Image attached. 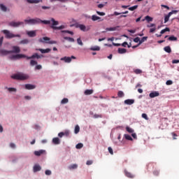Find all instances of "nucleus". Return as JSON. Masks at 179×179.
Returning a JSON list of instances; mask_svg holds the SVG:
<instances>
[{
    "label": "nucleus",
    "mask_w": 179,
    "mask_h": 179,
    "mask_svg": "<svg viewBox=\"0 0 179 179\" xmlns=\"http://www.w3.org/2000/svg\"><path fill=\"white\" fill-rule=\"evenodd\" d=\"M92 20L93 22H96V21L99 20V16H97V15H93L92 16Z\"/></svg>",
    "instance_id": "obj_39"
},
{
    "label": "nucleus",
    "mask_w": 179,
    "mask_h": 179,
    "mask_svg": "<svg viewBox=\"0 0 179 179\" xmlns=\"http://www.w3.org/2000/svg\"><path fill=\"white\" fill-rule=\"evenodd\" d=\"M126 131H127V132L129 134H133L134 132V129H131L129 127H126Z\"/></svg>",
    "instance_id": "obj_46"
},
{
    "label": "nucleus",
    "mask_w": 179,
    "mask_h": 179,
    "mask_svg": "<svg viewBox=\"0 0 179 179\" xmlns=\"http://www.w3.org/2000/svg\"><path fill=\"white\" fill-rule=\"evenodd\" d=\"M60 61H64L66 64H70L71 62V57H64L60 59Z\"/></svg>",
    "instance_id": "obj_19"
},
{
    "label": "nucleus",
    "mask_w": 179,
    "mask_h": 179,
    "mask_svg": "<svg viewBox=\"0 0 179 179\" xmlns=\"http://www.w3.org/2000/svg\"><path fill=\"white\" fill-rule=\"evenodd\" d=\"M24 22H23L12 21L8 23V26H10V27H20V26H24Z\"/></svg>",
    "instance_id": "obj_7"
},
{
    "label": "nucleus",
    "mask_w": 179,
    "mask_h": 179,
    "mask_svg": "<svg viewBox=\"0 0 179 179\" xmlns=\"http://www.w3.org/2000/svg\"><path fill=\"white\" fill-rule=\"evenodd\" d=\"M58 136H59V138H62L63 136H64V131L59 132L58 134Z\"/></svg>",
    "instance_id": "obj_63"
},
{
    "label": "nucleus",
    "mask_w": 179,
    "mask_h": 179,
    "mask_svg": "<svg viewBox=\"0 0 179 179\" xmlns=\"http://www.w3.org/2000/svg\"><path fill=\"white\" fill-rule=\"evenodd\" d=\"M61 33H67L68 34H71V36H73V31H69V30H62Z\"/></svg>",
    "instance_id": "obj_36"
},
{
    "label": "nucleus",
    "mask_w": 179,
    "mask_h": 179,
    "mask_svg": "<svg viewBox=\"0 0 179 179\" xmlns=\"http://www.w3.org/2000/svg\"><path fill=\"white\" fill-rule=\"evenodd\" d=\"M164 51H165V52H167L168 54H171V48L170 46H166L164 48Z\"/></svg>",
    "instance_id": "obj_28"
},
{
    "label": "nucleus",
    "mask_w": 179,
    "mask_h": 179,
    "mask_svg": "<svg viewBox=\"0 0 179 179\" xmlns=\"http://www.w3.org/2000/svg\"><path fill=\"white\" fill-rule=\"evenodd\" d=\"M108 150L110 155H114V151L113 150V148L111 147H108Z\"/></svg>",
    "instance_id": "obj_53"
},
{
    "label": "nucleus",
    "mask_w": 179,
    "mask_h": 179,
    "mask_svg": "<svg viewBox=\"0 0 179 179\" xmlns=\"http://www.w3.org/2000/svg\"><path fill=\"white\" fill-rule=\"evenodd\" d=\"M22 58H26L27 59H38V53H34L30 57L22 54L13 55L9 56V59L11 61H17V59H20Z\"/></svg>",
    "instance_id": "obj_2"
},
{
    "label": "nucleus",
    "mask_w": 179,
    "mask_h": 179,
    "mask_svg": "<svg viewBox=\"0 0 179 179\" xmlns=\"http://www.w3.org/2000/svg\"><path fill=\"white\" fill-rule=\"evenodd\" d=\"M135 9H138V5L133 6L129 8V10L134 11Z\"/></svg>",
    "instance_id": "obj_42"
},
{
    "label": "nucleus",
    "mask_w": 179,
    "mask_h": 179,
    "mask_svg": "<svg viewBox=\"0 0 179 179\" xmlns=\"http://www.w3.org/2000/svg\"><path fill=\"white\" fill-rule=\"evenodd\" d=\"M64 39L67 40V41H69V43H75V39L71 37L64 36Z\"/></svg>",
    "instance_id": "obj_27"
},
{
    "label": "nucleus",
    "mask_w": 179,
    "mask_h": 179,
    "mask_svg": "<svg viewBox=\"0 0 179 179\" xmlns=\"http://www.w3.org/2000/svg\"><path fill=\"white\" fill-rule=\"evenodd\" d=\"M77 29H80V30H81V31H89L90 30V26L87 25H85L83 24H79L78 25H77Z\"/></svg>",
    "instance_id": "obj_8"
},
{
    "label": "nucleus",
    "mask_w": 179,
    "mask_h": 179,
    "mask_svg": "<svg viewBox=\"0 0 179 179\" xmlns=\"http://www.w3.org/2000/svg\"><path fill=\"white\" fill-rule=\"evenodd\" d=\"M147 27L150 28V27H156V24H150L147 25Z\"/></svg>",
    "instance_id": "obj_62"
},
{
    "label": "nucleus",
    "mask_w": 179,
    "mask_h": 179,
    "mask_svg": "<svg viewBox=\"0 0 179 179\" xmlns=\"http://www.w3.org/2000/svg\"><path fill=\"white\" fill-rule=\"evenodd\" d=\"M86 164H87V166H91V164H93V161L88 160V161H87Z\"/></svg>",
    "instance_id": "obj_61"
},
{
    "label": "nucleus",
    "mask_w": 179,
    "mask_h": 179,
    "mask_svg": "<svg viewBox=\"0 0 179 179\" xmlns=\"http://www.w3.org/2000/svg\"><path fill=\"white\" fill-rule=\"evenodd\" d=\"M124 138L125 139H127V141H134V139L132 138V137H131L129 134H125L124 135Z\"/></svg>",
    "instance_id": "obj_32"
},
{
    "label": "nucleus",
    "mask_w": 179,
    "mask_h": 179,
    "mask_svg": "<svg viewBox=\"0 0 179 179\" xmlns=\"http://www.w3.org/2000/svg\"><path fill=\"white\" fill-rule=\"evenodd\" d=\"M166 31H170V28L166 27L165 29H162V30L160 31L161 36H162V34H164V33H166Z\"/></svg>",
    "instance_id": "obj_37"
},
{
    "label": "nucleus",
    "mask_w": 179,
    "mask_h": 179,
    "mask_svg": "<svg viewBox=\"0 0 179 179\" xmlns=\"http://www.w3.org/2000/svg\"><path fill=\"white\" fill-rule=\"evenodd\" d=\"M119 15H122V13L115 11L114 13L111 15V16H118Z\"/></svg>",
    "instance_id": "obj_59"
},
{
    "label": "nucleus",
    "mask_w": 179,
    "mask_h": 179,
    "mask_svg": "<svg viewBox=\"0 0 179 179\" xmlns=\"http://www.w3.org/2000/svg\"><path fill=\"white\" fill-rule=\"evenodd\" d=\"M40 128H41L40 125H38V124H35V125L33 126L34 129L39 130Z\"/></svg>",
    "instance_id": "obj_56"
},
{
    "label": "nucleus",
    "mask_w": 179,
    "mask_h": 179,
    "mask_svg": "<svg viewBox=\"0 0 179 179\" xmlns=\"http://www.w3.org/2000/svg\"><path fill=\"white\" fill-rule=\"evenodd\" d=\"M133 41H134V43H139V42L141 41V38H140V37H136V38H135L133 40Z\"/></svg>",
    "instance_id": "obj_54"
},
{
    "label": "nucleus",
    "mask_w": 179,
    "mask_h": 179,
    "mask_svg": "<svg viewBox=\"0 0 179 179\" xmlns=\"http://www.w3.org/2000/svg\"><path fill=\"white\" fill-rule=\"evenodd\" d=\"M76 149H82L83 148V143H79L76 145Z\"/></svg>",
    "instance_id": "obj_40"
},
{
    "label": "nucleus",
    "mask_w": 179,
    "mask_h": 179,
    "mask_svg": "<svg viewBox=\"0 0 179 179\" xmlns=\"http://www.w3.org/2000/svg\"><path fill=\"white\" fill-rule=\"evenodd\" d=\"M28 3H39L41 0H26Z\"/></svg>",
    "instance_id": "obj_29"
},
{
    "label": "nucleus",
    "mask_w": 179,
    "mask_h": 179,
    "mask_svg": "<svg viewBox=\"0 0 179 179\" xmlns=\"http://www.w3.org/2000/svg\"><path fill=\"white\" fill-rule=\"evenodd\" d=\"M1 33H3L5 38L8 40L15 38V37L20 38V34H15L8 29L1 30Z\"/></svg>",
    "instance_id": "obj_5"
},
{
    "label": "nucleus",
    "mask_w": 179,
    "mask_h": 179,
    "mask_svg": "<svg viewBox=\"0 0 179 179\" xmlns=\"http://www.w3.org/2000/svg\"><path fill=\"white\" fill-rule=\"evenodd\" d=\"M10 148H11V149H16V144H15L14 143H10Z\"/></svg>",
    "instance_id": "obj_52"
},
{
    "label": "nucleus",
    "mask_w": 179,
    "mask_h": 179,
    "mask_svg": "<svg viewBox=\"0 0 179 179\" xmlns=\"http://www.w3.org/2000/svg\"><path fill=\"white\" fill-rule=\"evenodd\" d=\"M146 40H148V36H143V38H141V39L140 40V41L138 43V45H141V44H142L143 43H145V41H146Z\"/></svg>",
    "instance_id": "obj_33"
},
{
    "label": "nucleus",
    "mask_w": 179,
    "mask_h": 179,
    "mask_svg": "<svg viewBox=\"0 0 179 179\" xmlns=\"http://www.w3.org/2000/svg\"><path fill=\"white\" fill-rule=\"evenodd\" d=\"M77 43L78 44V45H83V42L82 41V39H80V38H77Z\"/></svg>",
    "instance_id": "obj_45"
},
{
    "label": "nucleus",
    "mask_w": 179,
    "mask_h": 179,
    "mask_svg": "<svg viewBox=\"0 0 179 179\" xmlns=\"http://www.w3.org/2000/svg\"><path fill=\"white\" fill-rule=\"evenodd\" d=\"M20 43H21V44H29V41H28V39H24V40L21 41L20 42Z\"/></svg>",
    "instance_id": "obj_48"
},
{
    "label": "nucleus",
    "mask_w": 179,
    "mask_h": 179,
    "mask_svg": "<svg viewBox=\"0 0 179 179\" xmlns=\"http://www.w3.org/2000/svg\"><path fill=\"white\" fill-rule=\"evenodd\" d=\"M145 20H147V22H152L153 20V17L149 16V15H147L145 16Z\"/></svg>",
    "instance_id": "obj_43"
},
{
    "label": "nucleus",
    "mask_w": 179,
    "mask_h": 179,
    "mask_svg": "<svg viewBox=\"0 0 179 179\" xmlns=\"http://www.w3.org/2000/svg\"><path fill=\"white\" fill-rule=\"evenodd\" d=\"M50 21V22H52L50 28L52 29L53 30H64V29H66V26L64 24L57 27L58 26V24H59V22L55 20V19L53 17H51Z\"/></svg>",
    "instance_id": "obj_4"
},
{
    "label": "nucleus",
    "mask_w": 179,
    "mask_h": 179,
    "mask_svg": "<svg viewBox=\"0 0 179 179\" xmlns=\"http://www.w3.org/2000/svg\"><path fill=\"white\" fill-rule=\"evenodd\" d=\"M160 93L158 91H152L149 94V97L150 99H155V97H159Z\"/></svg>",
    "instance_id": "obj_11"
},
{
    "label": "nucleus",
    "mask_w": 179,
    "mask_h": 179,
    "mask_svg": "<svg viewBox=\"0 0 179 179\" xmlns=\"http://www.w3.org/2000/svg\"><path fill=\"white\" fill-rule=\"evenodd\" d=\"M38 64V62L36 60L31 59L30 61L31 66H34V65H36L34 68V71H40V70L43 69V66H41V64Z\"/></svg>",
    "instance_id": "obj_6"
},
{
    "label": "nucleus",
    "mask_w": 179,
    "mask_h": 179,
    "mask_svg": "<svg viewBox=\"0 0 179 179\" xmlns=\"http://www.w3.org/2000/svg\"><path fill=\"white\" fill-rule=\"evenodd\" d=\"M96 13L99 16H106V13H104V12L96 11Z\"/></svg>",
    "instance_id": "obj_51"
},
{
    "label": "nucleus",
    "mask_w": 179,
    "mask_h": 179,
    "mask_svg": "<svg viewBox=\"0 0 179 179\" xmlns=\"http://www.w3.org/2000/svg\"><path fill=\"white\" fill-rule=\"evenodd\" d=\"M169 41H177V37L172 35L168 38Z\"/></svg>",
    "instance_id": "obj_34"
},
{
    "label": "nucleus",
    "mask_w": 179,
    "mask_h": 179,
    "mask_svg": "<svg viewBox=\"0 0 179 179\" xmlns=\"http://www.w3.org/2000/svg\"><path fill=\"white\" fill-rule=\"evenodd\" d=\"M34 155L40 157L41 155H47V151H45V150H39L38 151H34Z\"/></svg>",
    "instance_id": "obj_12"
},
{
    "label": "nucleus",
    "mask_w": 179,
    "mask_h": 179,
    "mask_svg": "<svg viewBox=\"0 0 179 179\" xmlns=\"http://www.w3.org/2000/svg\"><path fill=\"white\" fill-rule=\"evenodd\" d=\"M169 19H170V17L168 15H166L164 17V23H167V22H169Z\"/></svg>",
    "instance_id": "obj_60"
},
{
    "label": "nucleus",
    "mask_w": 179,
    "mask_h": 179,
    "mask_svg": "<svg viewBox=\"0 0 179 179\" xmlns=\"http://www.w3.org/2000/svg\"><path fill=\"white\" fill-rule=\"evenodd\" d=\"M11 79L14 80H27L30 79V76L22 72H17L11 76Z\"/></svg>",
    "instance_id": "obj_3"
},
{
    "label": "nucleus",
    "mask_w": 179,
    "mask_h": 179,
    "mask_svg": "<svg viewBox=\"0 0 179 179\" xmlns=\"http://www.w3.org/2000/svg\"><path fill=\"white\" fill-rule=\"evenodd\" d=\"M120 28V26H116L114 27H110V28H106V31H115V30H117V29Z\"/></svg>",
    "instance_id": "obj_23"
},
{
    "label": "nucleus",
    "mask_w": 179,
    "mask_h": 179,
    "mask_svg": "<svg viewBox=\"0 0 179 179\" xmlns=\"http://www.w3.org/2000/svg\"><path fill=\"white\" fill-rule=\"evenodd\" d=\"M79 131H80V127H79V125L77 124L75 127L74 134H79Z\"/></svg>",
    "instance_id": "obj_35"
},
{
    "label": "nucleus",
    "mask_w": 179,
    "mask_h": 179,
    "mask_svg": "<svg viewBox=\"0 0 179 179\" xmlns=\"http://www.w3.org/2000/svg\"><path fill=\"white\" fill-rule=\"evenodd\" d=\"M0 8L1 9V10L3 12H7V10H8V7H6V6H5L3 4H0Z\"/></svg>",
    "instance_id": "obj_31"
},
{
    "label": "nucleus",
    "mask_w": 179,
    "mask_h": 179,
    "mask_svg": "<svg viewBox=\"0 0 179 179\" xmlns=\"http://www.w3.org/2000/svg\"><path fill=\"white\" fill-rule=\"evenodd\" d=\"M45 176H51V174H52V172L51 171V170L48 169L45 171Z\"/></svg>",
    "instance_id": "obj_47"
},
{
    "label": "nucleus",
    "mask_w": 179,
    "mask_h": 179,
    "mask_svg": "<svg viewBox=\"0 0 179 179\" xmlns=\"http://www.w3.org/2000/svg\"><path fill=\"white\" fill-rule=\"evenodd\" d=\"M93 117L95 118V119H96V118H103V115L94 114Z\"/></svg>",
    "instance_id": "obj_50"
},
{
    "label": "nucleus",
    "mask_w": 179,
    "mask_h": 179,
    "mask_svg": "<svg viewBox=\"0 0 179 179\" xmlns=\"http://www.w3.org/2000/svg\"><path fill=\"white\" fill-rule=\"evenodd\" d=\"M27 34L29 37H36V31H29Z\"/></svg>",
    "instance_id": "obj_21"
},
{
    "label": "nucleus",
    "mask_w": 179,
    "mask_h": 179,
    "mask_svg": "<svg viewBox=\"0 0 179 179\" xmlns=\"http://www.w3.org/2000/svg\"><path fill=\"white\" fill-rule=\"evenodd\" d=\"M91 51H100V47L99 46H92L90 48Z\"/></svg>",
    "instance_id": "obj_30"
},
{
    "label": "nucleus",
    "mask_w": 179,
    "mask_h": 179,
    "mask_svg": "<svg viewBox=\"0 0 179 179\" xmlns=\"http://www.w3.org/2000/svg\"><path fill=\"white\" fill-rule=\"evenodd\" d=\"M127 31L129 33H131L132 34H134V33H136V29H128Z\"/></svg>",
    "instance_id": "obj_57"
},
{
    "label": "nucleus",
    "mask_w": 179,
    "mask_h": 179,
    "mask_svg": "<svg viewBox=\"0 0 179 179\" xmlns=\"http://www.w3.org/2000/svg\"><path fill=\"white\" fill-rule=\"evenodd\" d=\"M50 41H51V38L47 36H45L38 39L39 43H45L46 44H50Z\"/></svg>",
    "instance_id": "obj_10"
},
{
    "label": "nucleus",
    "mask_w": 179,
    "mask_h": 179,
    "mask_svg": "<svg viewBox=\"0 0 179 179\" xmlns=\"http://www.w3.org/2000/svg\"><path fill=\"white\" fill-rule=\"evenodd\" d=\"M69 130H66L64 132V136H69Z\"/></svg>",
    "instance_id": "obj_58"
},
{
    "label": "nucleus",
    "mask_w": 179,
    "mask_h": 179,
    "mask_svg": "<svg viewBox=\"0 0 179 179\" xmlns=\"http://www.w3.org/2000/svg\"><path fill=\"white\" fill-rule=\"evenodd\" d=\"M10 54V50H6L0 48V57H6Z\"/></svg>",
    "instance_id": "obj_9"
},
{
    "label": "nucleus",
    "mask_w": 179,
    "mask_h": 179,
    "mask_svg": "<svg viewBox=\"0 0 179 179\" xmlns=\"http://www.w3.org/2000/svg\"><path fill=\"white\" fill-rule=\"evenodd\" d=\"M166 85L167 86H170V85H173V80H168L166 82Z\"/></svg>",
    "instance_id": "obj_49"
},
{
    "label": "nucleus",
    "mask_w": 179,
    "mask_h": 179,
    "mask_svg": "<svg viewBox=\"0 0 179 179\" xmlns=\"http://www.w3.org/2000/svg\"><path fill=\"white\" fill-rule=\"evenodd\" d=\"M84 94H85V96H90V94H93V90H86L84 92Z\"/></svg>",
    "instance_id": "obj_25"
},
{
    "label": "nucleus",
    "mask_w": 179,
    "mask_h": 179,
    "mask_svg": "<svg viewBox=\"0 0 179 179\" xmlns=\"http://www.w3.org/2000/svg\"><path fill=\"white\" fill-rule=\"evenodd\" d=\"M24 22L27 24H31L32 26H34L36 24H51V21L47 20H43L38 17L24 20Z\"/></svg>",
    "instance_id": "obj_1"
},
{
    "label": "nucleus",
    "mask_w": 179,
    "mask_h": 179,
    "mask_svg": "<svg viewBox=\"0 0 179 179\" xmlns=\"http://www.w3.org/2000/svg\"><path fill=\"white\" fill-rule=\"evenodd\" d=\"M20 52V48L18 46H13V50H10V54H19Z\"/></svg>",
    "instance_id": "obj_13"
},
{
    "label": "nucleus",
    "mask_w": 179,
    "mask_h": 179,
    "mask_svg": "<svg viewBox=\"0 0 179 179\" xmlns=\"http://www.w3.org/2000/svg\"><path fill=\"white\" fill-rule=\"evenodd\" d=\"M141 117L144 118V120H149V117H148V115L146 113H143Z\"/></svg>",
    "instance_id": "obj_55"
},
{
    "label": "nucleus",
    "mask_w": 179,
    "mask_h": 179,
    "mask_svg": "<svg viewBox=\"0 0 179 179\" xmlns=\"http://www.w3.org/2000/svg\"><path fill=\"white\" fill-rule=\"evenodd\" d=\"M6 89H7V90L10 93H16V92H17V89H16L15 87H6Z\"/></svg>",
    "instance_id": "obj_20"
},
{
    "label": "nucleus",
    "mask_w": 179,
    "mask_h": 179,
    "mask_svg": "<svg viewBox=\"0 0 179 179\" xmlns=\"http://www.w3.org/2000/svg\"><path fill=\"white\" fill-rule=\"evenodd\" d=\"M134 73H136V75H140V73H142V70L136 69L134 70Z\"/></svg>",
    "instance_id": "obj_44"
},
{
    "label": "nucleus",
    "mask_w": 179,
    "mask_h": 179,
    "mask_svg": "<svg viewBox=\"0 0 179 179\" xmlns=\"http://www.w3.org/2000/svg\"><path fill=\"white\" fill-rule=\"evenodd\" d=\"M38 171H41V166L38 164H35L33 166V172L37 173Z\"/></svg>",
    "instance_id": "obj_14"
},
{
    "label": "nucleus",
    "mask_w": 179,
    "mask_h": 179,
    "mask_svg": "<svg viewBox=\"0 0 179 179\" xmlns=\"http://www.w3.org/2000/svg\"><path fill=\"white\" fill-rule=\"evenodd\" d=\"M118 54H125L127 52V49L119 48L117 50Z\"/></svg>",
    "instance_id": "obj_26"
},
{
    "label": "nucleus",
    "mask_w": 179,
    "mask_h": 179,
    "mask_svg": "<svg viewBox=\"0 0 179 179\" xmlns=\"http://www.w3.org/2000/svg\"><path fill=\"white\" fill-rule=\"evenodd\" d=\"M69 170H76L78 169V164H73L68 166Z\"/></svg>",
    "instance_id": "obj_22"
},
{
    "label": "nucleus",
    "mask_w": 179,
    "mask_h": 179,
    "mask_svg": "<svg viewBox=\"0 0 179 179\" xmlns=\"http://www.w3.org/2000/svg\"><path fill=\"white\" fill-rule=\"evenodd\" d=\"M118 97H124L125 94H124V92L122 91H119L117 93Z\"/></svg>",
    "instance_id": "obj_41"
},
{
    "label": "nucleus",
    "mask_w": 179,
    "mask_h": 179,
    "mask_svg": "<svg viewBox=\"0 0 179 179\" xmlns=\"http://www.w3.org/2000/svg\"><path fill=\"white\" fill-rule=\"evenodd\" d=\"M52 143L53 145H61V139L58 137H55L52 140Z\"/></svg>",
    "instance_id": "obj_16"
},
{
    "label": "nucleus",
    "mask_w": 179,
    "mask_h": 179,
    "mask_svg": "<svg viewBox=\"0 0 179 179\" xmlns=\"http://www.w3.org/2000/svg\"><path fill=\"white\" fill-rule=\"evenodd\" d=\"M24 87L26 90H34L36 85L33 84H25Z\"/></svg>",
    "instance_id": "obj_15"
},
{
    "label": "nucleus",
    "mask_w": 179,
    "mask_h": 179,
    "mask_svg": "<svg viewBox=\"0 0 179 179\" xmlns=\"http://www.w3.org/2000/svg\"><path fill=\"white\" fill-rule=\"evenodd\" d=\"M135 103V99H126L124 101V104H127V106H132Z\"/></svg>",
    "instance_id": "obj_18"
},
{
    "label": "nucleus",
    "mask_w": 179,
    "mask_h": 179,
    "mask_svg": "<svg viewBox=\"0 0 179 179\" xmlns=\"http://www.w3.org/2000/svg\"><path fill=\"white\" fill-rule=\"evenodd\" d=\"M36 51H40V52H41V54H48V52H50L51 51L50 48H46V49H36Z\"/></svg>",
    "instance_id": "obj_17"
},
{
    "label": "nucleus",
    "mask_w": 179,
    "mask_h": 179,
    "mask_svg": "<svg viewBox=\"0 0 179 179\" xmlns=\"http://www.w3.org/2000/svg\"><path fill=\"white\" fill-rule=\"evenodd\" d=\"M69 100L67 98H64L62 101H61V104H67V103H69Z\"/></svg>",
    "instance_id": "obj_38"
},
{
    "label": "nucleus",
    "mask_w": 179,
    "mask_h": 179,
    "mask_svg": "<svg viewBox=\"0 0 179 179\" xmlns=\"http://www.w3.org/2000/svg\"><path fill=\"white\" fill-rule=\"evenodd\" d=\"M125 176L128 177V178H134L135 176L132 175V173L128 172V171L124 170Z\"/></svg>",
    "instance_id": "obj_24"
},
{
    "label": "nucleus",
    "mask_w": 179,
    "mask_h": 179,
    "mask_svg": "<svg viewBox=\"0 0 179 179\" xmlns=\"http://www.w3.org/2000/svg\"><path fill=\"white\" fill-rule=\"evenodd\" d=\"M172 64H179V59H173Z\"/></svg>",
    "instance_id": "obj_64"
}]
</instances>
